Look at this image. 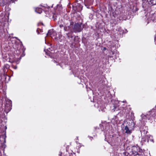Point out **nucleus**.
<instances>
[{
  "label": "nucleus",
  "instance_id": "1",
  "mask_svg": "<svg viewBox=\"0 0 156 156\" xmlns=\"http://www.w3.org/2000/svg\"><path fill=\"white\" fill-rule=\"evenodd\" d=\"M81 25L82 23H81L75 24L74 27V29L76 31L78 32H80L82 29V28L81 27Z\"/></svg>",
  "mask_w": 156,
  "mask_h": 156
},
{
  "label": "nucleus",
  "instance_id": "2",
  "mask_svg": "<svg viewBox=\"0 0 156 156\" xmlns=\"http://www.w3.org/2000/svg\"><path fill=\"white\" fill-rule=\"evenodd\" d=\"M73 24V23L72 22L68 21L65 25V27H64V30L66 31H68L70 28L71 27V26Z\"/></svg>",
  "mask_w": 156,
  "mask_h": 156
},
{
  "label": "nucleus",
  "instance_id": "3",
  "mask_svg": "<svg viewBox=\"0 0 156 156\" xmlns=\"http://www.w3.org/2000/svg\"><path fill=\"white\" fill-rule=\"evenodd\" d=\"M128 125L126 126L127 127L130 129H131L133 130L134 128V124L133 122L132 121H129V122H128Z\"/></svg>",
  "mask_w": 156,
  "mask_h": 156
},
{
  "label": "nucleus",
  "instance_id": "4",
  "mask_svg": "<svg viewBox=\"0 0 156 156\" xmlns=\"http://www.w3.org/2000/svg\"><path fill=\"white\" fill-rule=\"evenodd\" d=\"M123 130L126 133L128 134H130L132 133V131L133 130L131 129H130L127 126H125Z\"/></svg>",
  "mask_w": 156,
  "mask_h": 156
},
{
  "label": "nucleus",
  "instance_id": "5",
  "mask_svg": "<svg viewBox=\"0 0 156 156\" xmlns=\"http://www.w3.org/2000/svg\"><path fill=\"white\" fill-rule=\"evenodd\" d=\"M146 139L147 140V142H148L149 141L154 143V140L153 138V137L151 135L147 136H146Z\"/></svg>",
  "mask_w": 156,
  "mask_h": 156
},
{
  "label": "nucleus",
  "instance_id": "6",
  "mask_svg": "<svg viewBox=\"0 0 156 156\" xmlns=\"http://www.w3.org/2000/svg\"><path fill=\"white\" fill-rule=\"evenodd\" d=\"M137 148L136 147H134L133 149V154L134 156H138L139 154L135 150L137 149Z\"/></svg>",
  "mask_w": 156,
  "mask_h": 156
},
{
  "label": "nucleus",
  "instance_id": "7",
  "mask_svg": "<svg viewBox=\"0 0 156 156\" xmlns=\"http://www.w3.org/2000/svg\"><path fill=\"white\" fill-rule=\"evenodd\" d=\"M10 105H5V111L6 112H8L10 111Z\"/></svg>",
  "mask_w": 156,
  "mask_h": 156
},
{
  "label": "nucleus",
  "instance_id": "8",
  "mask_svg": "<svg viewBox=\"0 0 156 156\" xmlns=\"http://www.w3.org/2000/svg\"><path fill=\"white\" fill-rule=\"evenodd\" d=\"M7 0H0V5L4 6L6 3Z\"/></svg>",
  "mask_w": 156,
  "mask_h": 156
},
{
  "label": "nucleus",
  "instance_id": "9",
  "mask_svg": "<svg viewBox=\"0 0 156 156\" xmlns=\"http://www.w3.org/2000/svg\"><path fill=\"white\" fill-rule=\"evenodd\" d=\"M35 11L36 12L38 13H41L42 12V9L40 8H36L35 10Z\"/></svg>",
  "mask_w": 156,
  "mask_h": 156
},
{
  "label": "nucleus",
  "instance_id": "10",
  "mask_svg": "<svg viewBox=\"0 0 156 156\" xmlns=\"http://www.w3.org/2000/svg\"><path fill=\"white\" fill-rule=\"evenodd\" d=\"M150 112H149V114H147V115H144V117H143L144 118V119H149V118H150Z\"/></svg>",
  "mask_w": 156,
  "mask_h": 156
},
{
  "label": "nucleus",
  "instance_id": "11",
  "mask_svg": "<svg viewBox=\"0 0 156 156\" xmlns=\"http://www.w3.org/2000/svg\"><path fill=\"white\" fill-rule=\"evenodd\" d=\"M67 37L69 38L70 37H72L73 36H72V32H70L68 34H67Z\"/></svg>",
  "mask_w": 156,
  "mask_h": 156
},
{
  "label": "nucleus",
  "instance_id": "12",
  "mask_svg": "<svg viewBox=\"0 0 156 156\" xmlns=\"http://www.w3.org/2000/svg\"><path fill=\"white\" fill-rule=\"evenodd\" d=\"M51 30H49L47 34V35H51Z\"/></svg>",
  "mask_w": 156,
  "mask_h": 156
},
{
  "label": "nucleus",
  "instance_id": "13",
  "mask_svg": "<svg viewBox=\"0 0 156 156\" xmlns=\"http://www.w3.org/2000/svg\"><path fill=\"white\" fill-rule=\"evenodd\" d=\"M146 138V137L145 138H142V141L145 142V141H146L145 139Z\"/></svg>",
  "mask_w": 156,
  "mask_h": 156
},
{
  "label": "nucleus",
  "instance_id": "14",
  "mask_svg": "<svg viewBox=\"0 0 156 156\" xmlns=\"http://www.w3.org/2000/svg\"><path fill=\"white\" fill-rule=\"evenodd\" d=\"M59 27H60V28H62V27H63V25H62V24H61V25H59Z\"/></svg>",
  "mask_w": 156,
  "mask_h": 156
},
{
  "label": "nucleus",
  "instance_id": "15",
  "mask_svg": "<svg viewBox=\"0 0 156 156\" xmlns=\"http://www.w3.org/2000/svg\"><path fill=\"white\" fill-rule=\"evenodd\" d=\"M104 108L103 109H101V111L102 112H104L105 111L104 110Z\"/></svg>",
  "mask_w": 156,
  "mask_h": 156
},
{
  "label": "nucleus",
  "instance_id": "16",
  "mask_svg": "<svg viewBox=\"0 0 156 156\" xmlns=\"http://www.w3.org/2000/svg\"><path fill=\"white\" fill-rule=\"evenodd\" d=\"M16 0H11V1H12L13 2H14L15 1H16Z\"/></svg>",
  "mask_w": 156,
  "mask_h": 156
},
{
  "label": "nucleus",
  "instance_id": "17",
  "mask_svg": "<svg viewBox=\"0 0 156 156\" xmlns=\"http://www.w3.org/2000/svg\"><path fill=\"white\" fill-rule=\"evenodd\" d=\"M104 50H106V48H104Z\"/></svg>",
  "mask_w": 156,
  "mask_h": 156
},
{
  "label": "nucleus",
  "instance_id": "18",
  "mask_svg": "<svg viewBox=\"0 0 156 156\" xmlns=\"http://www.w3.org/2000/svg\"><path fill=\"white\" fill-rule=\"evenodd\" d=\"M37 32L38 34H39V32H38V30H37Z\"/></svg>",
  "mask_w": 156,
  "mask_h": 156
},
{
  "label": "nucleus",
  "instance_id": "19",
  "mask_svg": "<svg viewBox=\"0 0 156 156\" xmlns=\"http://www.w3.org/2000/svg\"><path fill=\"white\" fill-rule=\"evenodd\" d=\"M112 54H114V52L113 51H112Z\"/></svg>",
  "mask_w": 156,
  "mask_h": 156
}]
</instances>
